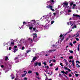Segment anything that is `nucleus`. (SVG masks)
Returning a JSON list of instances; mask_svg holds the SVG:
<instances>
[{"label":"nucleus","instance_id":"nucleus-1","mask_svg":"<svg viewBox=\"0 0 80 80\" xmlns=\"http://www.w3.org/2000/svg\"><path fill=\"white\" fill-rule=\"evenodd\" d=\"M46 8H50L51 10H52V11H53V12H54V11H55L54 9H52L53 6H51V4H49V6H47L46 7Z\"/></svg>","mask_w":80,"mask_h":80},{"label":"nucleus","instance_id":"nucleus-2","mask_svg":"<svg viewBox=\"0 0 80 80\" xmlns=\"http://www.w3.org/2000/svg\"><path fill=\"white\" fill-rule=\"evenodd\" d=\"M73 17H79V19H80V16L79 15H78L77 14H74L73 15Z\"/></svg>","mask_w":80,"mask_h":80},{"label":"nucleus","instance_id":"nucleus-3","mask_svg":"<svg viewBox=\"0 0 80 80\" xmlns=\"http://www.w3.org/2000/svg\"><path fill=\"white\" fill-rule=\"evenodd\" d=\"M33 35H34L33 36V40H34L35 38H37V36L36 33H33Z\"/></svg>","mask_w":80,"mask_h":80},{"label":"nucleus","instance_id":"nucleus-4","mask_svg":"<svg viewBox=\"0 0 80 80\" xmlns=\"http://www.w3.org/2000/svg\"><path fill=\"white\" fill-rule=\"evenodd\" d=\"M34 23L32 22L30 24L28 25L29 27H33V25H34Z\"/></svg>","mask_w":80,"mask_h":80},{"label":"nucleus","instance_id":"nucleus-5","mask_svg":"<svg viewBox=\"0 0 80 80\" xmlns=\"http://www.w3.org/2000/svg\"><path fill=\"white\" fill-rule=\"evenodd\" d=\"M33 60L32 61V62H35V61L37 59V57H34L33 58Z\"/></svg>","mask_w":80,"mask_h":80},{"label":"nucleus","instance_id":"nucleus-6","mask_svg":"<svg viewBox=\"0 0 80 80\" xmlns=\"http://www.w3.org/2000/svg\"><path fill=\"white\" fill-rule=\"evenodd\" d=\"M54 2V1L53 0H50L47 2V3H53Z\"/></svg>","mask_w":80,"mask_h":80},{"label":"nucleus","instance_id":"nucleus-7","mask_svg":"<svg viewBox=\"0 0 80 80\" xmlns=\"http://www.w3.org/2000/svg\"><path fill=\"white\" fill-rule=\"evenodd\" d=\"M63 6H64V5H65L66 6H68V3L67 2H65V3L63 2Z\"/></svg>","mask_w":80,"mask_h":80},{"label":"nucleus","instance_id":"nucleus-8","mask_svg":"<svg viewBox=\"0 0 80 80\" xmlns=\"http://www.w3.org/2000/svg\"><path fill=\"white\" fill-rule=\"evenodd\" d=\"M63 61L65 62L66 65H68V62H67V61L66 59H64Z\"/></svg>","mask_w":80,"mask_h":80},{"label":"nucleus","instance_id":"nucleus-9","mask_svg":"<svg viewBox=\"0 0 80 80\" xmlns=\"http://www.w3.org/2000/svg\"><path fill=\"white\" fill-rule=\"evenodd\" d=\"M28 40L29 42H30L31 43H32V42H33V40L32 39H31V38H29L28 39Z\"/></svg>","mask_w":80,"mask_h":80},{"label":"nucleus","instance_id":"nucleus-10","mask_svg":"<svg viewBox=\"0 0 80 80\" xmlns=\"http://www.w3.org/2000/svg\"><path fill=\"white\" fill-rule=\"evenodd\" d=\"M34 67H37V65H38V62H36L34 63Z\"/></svg>","mask_w":80,"mask_h":80},{"label":"nucleus","instance_id":"nucleus-11","mask_svg":"<svg viewBox=\"0 0 80 80\" xmlns=\"http://www.w3.org/2000/svg\"><path fill=\"white\" fill-rule=\"evenodd\" d=\"M72 66L73 67L75 66V62H74V60H73L72 62Z\"/></svg>","mask_w":80,"mask_h":80},{"label":"nucleus","instance_id":"nucleus-12","mask_svg":"<svg viewBox=\"0 0 80 80\" xmlns=\"http://www.w3.org/2000/svg\"><path fill=\"white\" fill-rule=\"evenodd\" d=\"M15 45V43H14V42H11V45Z\"/></svg>","mask_w":80,"mask_h":80},{"label":"nucleus","instance_id":"nucleus-13","mask_svg":"<svg viewBox=\"0 0 80 80\" xmlns=\"http://www.w3.org/2000/svg\"><path fill=\"white\" fill-rule=\"evenodd\" d=\"M27 72H26L25 74H22V77H25L26 75V74H27Z\"/></svg>","mask_w":80,"mask_h":80},{"label":"nucleus","instance_id":"nucleus-14","mask_svg":"<svg viewBox=\"0 0 80 80\" xmlns=\"http://www.w3.org/2000/svg\"><path fill=\"white\" fill-rule=\"evenodd\" d=\"M70 25H71V26H72L73 24H72V23H73V21H70Z\"/></svg>","mask_w":80,"mask_h":80},{"label":"nucleus","instance_id":"nucleus-15","mask_svg":"<svg viewBox=\"0 0 80 80\" xmlns=\"http://www.w3.org/2000/svg\"><path fill=\"white\" fill-rule=\"evenodd\" d=\"M73 57L72 56L69 57V59H70V60H71V59H73Z\"/></svg>","mask_w":80,"mask_h":80},{"label":"nucleus","instance_id":"nucleus-16","mask_svg":"<svg viewBox=\"0 0 80 80\" xmlns=\"http://www.w3.org/2000/svg\"><path fill=\"white\" fill-rule=\"evenodd\" d=\"M8 59V56H6L5 58V60L6 61H7V59Z\"/></svg>","mask_w":80,"mask_h":80},{"label":"nucleus","instance_id":"nucleus-17","mask_svg":"<svg viewBox=\"0 0 80 80\" xmlns=\"http://www.w3.org/2000/svg\"><path fill=\"white\" fill-rule=\"evenodd\" d=\"M56 49H54L53 50H49V52H54V51H55Z\"/></svg>","mask_w":80,"mask_h":80},{"label":"nucleus","instance_id":"nucleus-18","mask_svg":"<svg viewBox=\"0 0 80 80\" xmlns=\"http://www.w3.org/2000/svg\"><path fill=\"white\" fill-rule=\"evenodd\" d=\"M29 27V30H32V29H33V27L30 26Z\"/></svg>","mask_w":80,"mask_h":80},{"label":"nucleus","instance_id":"nucleus-19","mask_svg":"<svg viewBox=\"0 0 80 80\" xmlns=\"http://www.w3.org/2000/svg\"><path fill=\"white\" fill-rule=\"evenodd\" d=\"M78 68H79L80 67V65H78V63H77L76 64V67H77V68H78Z\"/></svg>","mask_w":80,"mask_h":80},{"label":"nucleus","instance_id":"nucleus-20","mask_svg":"<svg viewBox=\"0 0 80 80\" xmlns=\"http://www.w3.org/2000/svg\"><path fill=\"white\" fill-rule=\"evenodd\" d=\"M73 5V2H72L70 3V6H72Z\"/></svg>","mask_w":80,"mask_h":80},{"label":"nucleus","instance_id":"nucleus-21","mask_svg":"<svg viewBox=\"0 0 80 80\" xmlns=\"http://www.w3.org/2000/svg\"><path fill=\"white\" fill-rule=\"evenodd\" d=\"M69 51L70 53H73V51H71L70 50H69Z\"/></svg>","mask_w":80,"mask_h":80},{"label":"nucleus","instance_id":"nucleus-22","mask_svg":"<svg viewBox=\"0 0 80 80\" xmlns=\"http://www.w3.org/2000/svg\"><path fill=\"white\" fill-rule=\"evenodd\" d=\"M35 73L36 74L37 76H38L39 75V74L38 73V72H35Z\"/></svg>","mask_w":80,"mask_h":80},{"label":"nucleus","instance_id":"nucleus-23","mask_svg":"<svg viewBox=\"0 0 80 80\" xmlns=\"http://www.w3.org/2000/svg\"><path fill=\"white\" fill-rule=\"evenodd\" d=\"M49 16L50 17H52V13H51V12L49 13Z\"/></svg>","mask_w":80,"mask_h":80},{"label":"nucleus","instance_id":"nucleus-24","mask_svg":"<svg viewBox=\"0 0 80 80\" xmlns=\"http://www.w3.org/2000/svg\"><path fill=\"white\" fill-rule=\"evenodd\" d=\"M38 66H41V65H42V64H41V62H38Z\"/></svg>","mask_w":80,"mask_h":80},{"label":"nucleus","instance_id":"nucleus-25","mask_svg":"<svg viewBox=\"0 0 80 80\" xmlns=\"http://www.w3.org/2000/svg\"><path fill=\"white\" fill-rule=\"evenodd\" d=\"M32 73V71H29L28 72V73Z\"/></svg>","mask_w":80,"mask_h":80},{"label":"nucleus","instance_id":"nucleus-26","mask_svg":"<svg viewBox=\"0 0 80 80\" xmlns=\"http://www.w3.org/2000/svg\"><path fill=\"white\" fill-rule=\"evenodd\" d=\"M78 75H79V74H75V76H76V77H78Z\"/></svg>","mask_w":80,"mask_h":80},{"label":"nucleus","instance_id":"nucleus-27","mask_svg":"<svg viewBox=\"0 0 80 80\" xmlns=\"http://www.w3.org/2000/svg\"><path fill=\"white\" fill-rule=\"evenodd\" d=\"M31 52V50H29L27 51V53H28V52Z\"/></svg>","mask_w":80,"mask_h":80},{"label":"nucleus","instance_id":"nucleus-28","mask_svg":"<svg viewBox=\"0 0 80 80\" xmlns=\"http://www.w3.org/2000/svg\"><path fill=\"white\" fill-rule=\"evenodd\" d=\"M45 68H47V69H48L49 68V67L48 66H45Z\"/></svg>","mask_w":80,"mask_h":80},{"label":"nucleus","instance_id":"nucleus-29","mask_svg":"<svg viewBox=\"0 0 80 80\" xmlns=\"http://www.w3.org/2000/svg\"><path fill=\"white\" fill-rule=\"evenodd\" d=\"M33 29L34 30V31H35V30H36V28H35V27H34L33 28Z\"/></svg>","mask_w":80,"mask_h":80},{"label":"nucleus","instance_id":"nucleus-30","mask_svg":"<svg viewBox=\"0 0 80 80\" xmlns=\"http://www.w3.org/2000/svg\"><path fill=\"white\" fill-rule=\"evenodd\" d=\"M18 57H17L15 58L14 59L15 60H18Z\"/></svg>","mask_w":80,"mask_h":80},{"label":"nucleus","instance_id":"nucleus-31","mask_svg":"<svg viewBox=\"0 0 80 80\" xmlns=\"http://www.w3.org/2000/svg\"><path fill=\"white\" fill-rule=\"evenodd\" d=\"M54 22H55V21H52L51 22V25H52V24H53V23H54Z\"/></svg>","mask_w":80,"mask_h":80},{"label":"nucleus","instance_id":"nucleus-32","mask_svg":"<svg viewBox=\"0 0 80 80\" xmlns=\"http://www.w3.org/2000/svg\"><path fill=\"white\" fill-rule=\"evenodd\" d=\"M49 66H50V67H52V66H53V63H51L50 64Z\"/></svg>","mask_w":80,"mask_h":80},{"label":"nucleus","instance_id":"nucleus-33","mask_svg":"<svg viewBox=\"0 0 80 80\" xmlns=\"http://www.w3.org/2000/svg\"><path fill=\"white\" fill-rule=\"evenodd\" d=\"M65 37H63L62 39H61V41H63V40L64 39V38Z\"/></svg>","mask_w":80,"mask_h":80},{"label":"nucleus","instance_id":"nucleus-34","mask_svg":"<svg viewBox=\"0 0 80 80\" xmlns=\"http://www.w3.org/2000/svg\"><path fill=\"white\" fill-rule=\"evenodd\" d=\"M77 43V41H75L74 42H73V44H75V43Z\"/></svg>","mask_w":80,"mask_h":80},{"label":"nucleus","instance_id":"nucleus-35","mask_svg":"<svg viewBox=\"0 0 80 80\" xmlns=\"http://www.w3.org/2000/svg\"><path fill=\"white\" fill-rule=\"evenodd\" d=\"M24 48H25V47L23 46L22 47V50H24Z\"/></svg>","mask_w":80,"mask_h":80},{"label":"nucleus","instance_id":"nucleus-36","mask_svg":"<svg viewBox=\"0 0 80 80\" xmlns=\"http://www.w3.org/2000/svg\"><path fill=\"white\" fill-rule=\"evenodd\" d=\"M62 64L63 63H60V65H61V66H62V67H63V65Z\"/></svg>","mask_w":80,"mask_h":80},{"label":"nucleus","instance_id":"nucleus-37","mask_svg":"<svg viewBox=\"0 0 80 80\" xmlns=\"http://www.w3.org/2000/svg\"><path fill=\"white\" fill-rule=\"evenodd\" d=\"M43 64H44V65H45V66L47 65V63H46V62H44L43 63Z\"/></svg>","mask_w":80,"mask_h":80},{"label":"nucleus","instance_id":"nucleus-38","mask_svg":"<svg viewBox=\"0 0 80 80\" xmlns=\"http://www.w3.org/2000/svg\"><path fill=\"white\" fill-rule=\"evenodd\" d=\"M61 73H65V71H61Z\"/></svg>","mask_w":80,"mask_h":80},{"label":"nucleus","instance_id":"nucleus-39","mask_svg":"<svg viewBox=\"0 0 80 80\" xmlns=\"http://www.w3.org/2000/svg\"><path fill=\"white\" fill-rule=\"evenodd\" d=\"M64 77H66V78H67V79H68V77H67V76H66V75H64Z\"/></svg>","mask_w":80,"mask_h":80},{"label":"nucleus","instance_id":"nucleus-40","mask_svg":"<svg viewBox=\"0 0 80 80\" xmlns=\"http://www.w3.org/2000/svg\"><path fill=\"white\" fill-rule=\"evenodd\" d=\"M77 28V25H75L74 26V27H72V28Z\"/></svg>","mask_w":80,"mask_h":80},{"label":"nucleus","instance_id":"nucleus-41","mask_svg":"<svg viewBox=\"0 0 80 80\" xmlns=\"http://www.w3.org/2000/svg\"><path fill=\"white\" fill-rule=\"evenodd\" d=\"M78 50L79 52H80V50H79V45H78Z\"/></svg>","mask_w":80,"mask_h":80},{"label":"nucleus","instance_id":"nucleus-42","mask_svg":"<svg viewBox=\"0 0 80 80\" xmlns=\"http://www.w3.org/2000/svg\"><path fill=\"white\" fill-rule=\"evenodd\" d=\"M63 37V35L62 34H61L59 36V37L61 38Z\"/></svg>","mask_w":80,"mask_h":80},{"label":"nucleus","instance_id":"nucleus-43","mask_svg":"<svg viewBox=\"0 0 80 80\" xmlns=\"http://www.w3.org/2000/svg\"><path fill=\"white\" fill-rule=\"evenodd\" d=\"M64 70H68V68L66 67H64Z\"/></svg>","mask_w":80,"mask_h":80},{"label":"nucleus","instance_id":"nucleus-44","mask_svg":"<svg viewBox=\"0 0 80 80\" xmlns=\"http://www.w3.org/2000/svg\"><path fill=\"white\" fill-rule=\"evenodd\" d=\"M79 35H80V34H78L76 37H75L76 38H77V37H78V36H79Z\"/></svg>","mask_w":80,"mask_h":80},{"label":"nucleus","instance_id":"nucleus-45","mask_svg":"<svg viewBox=\"0 0 80 80\" xmlns=\"http://www.w3.org/2000/svg\"><path fill=\"white\" fill-rule=\"evenodd\" d=\"M16 50H17V49H15L13 51L14 53H15L16 52Z\"/></svg>","mask_w":80,"mask_h":80},{"label":"nucleus","instance_id":"nucleus-46","mask_svg":"<svg viewBox=\"0 0 80 80\" xmlns=\"http://www.w3.org/2000/svg\"><path fill=\"white\" fill-rule=\"evenodd\" d=\"M76 63H80V62L79 61H77Z\"/></svg>","mask_w":80,"mask_h":80},{"label":"nucleus","instance_id":"nucleus-47","mask_svg":"<svg viewBox=\"0 0 80 80\" xmlns=\"http://www.w3.org/2000/svg\"><path fill=\"white\" fill-rule=\"evenodd\" d=\"M69 76L70 77H72V74H69Z\"/></svg>","mask_w":80,"mask_h":80},{"label":"nucleus","instance_id":"nucleus-48","mask_svg":"<svg viewBox=\"0 0 80 80\" xmlns=\"http://www.w3.org/2000/svg\"><path fill=\"white\" fill-rule=\"evenodd\" d=\"M23 25H24V24H27V23L25 22H23Z\"/></svg>","mask_w":80,"mask_h":80},{"label":"nucleus","instance_id":"nucleus-49","mask_svg":"<svg viewBox=\"0 0 80 80\" xmlns=\"http://www.w3.org/2000/svg\"><path fill=\"white\" fill-rule=\"evenodd\" d=\"M52 72L51 74H50V73H48V74H50L51 75H52Z\"/></svg>","mask_w":80,"mask_h":80},{"label":"nucleus","instance_id":"nucleus-50","mask_svg":"<svg viewBox=\"0 0 80 80\" xmlns=\"http://www.w3.org/2000/svg\"><path fill=\"white\" fill-rule=\"evenodd\" d=\"M58 68L57 67V68L55 69V70H56V71H57V70H58Z\"/></svg>","mask_w":80,"mask_h":80},{"label":"nucleus","instance_id":"nucleus-51","mask_svg":"<svg viewBox=\"0 0 80 80\" xmlns=\"http://www.w3.org/2000/svg\"><path fill=\"white\" fill-rule=\"evenodd\" d=\"M70 45H71V46H73V44H72V43H71V42L70 43Z\"/></svg>","mask_w":80,"mask_h":80},{"label":"nucleus","instance_id":"nucleus-52","mask_svg":"<svg viewBox=\"0 0 80 80\" xmlns=\"http://www.w3.org/2000/svg\"><path fill=\"white\" fill-rule=\"evenodd\" d=\"M14 47L15 48H17V46H14Z\"/></svg>","mask_w":80,"mask_h":80},{"label":"nucleus","instance_id":"nucleus-53","mask_svg":"<svg viewBox=\"0 0 80 80\" xmlns=\"http://www.w3.org/2000/svg\"><path fill=\"white\" fill-rule=\"evenodd\" d=\"M76 40L77 41H78L79 40V39L78 38H76Z\"/></svg>","mask_w":80,"mask_h":80},{"label":"nucleus","instance_id":"nucleus-54","mask_svg":"<svg viewBox=\"0 0 80 80\" xmlns=\"http://www.w3.org/2000/svg\"><path fill=\"white\" fill-rule=\"evenodd\" d=\"M68 71L70 72H71V70H70V69H69L68 68Z\"/></svg>","mask_w":80,"mask_h":80},{"label":"nucleus","instance_id":"nucleus-55","mask_svg":"<svg viewBox=\"0 0 80 80\" xmlns=\"http://www.w3.org/2000/svg\"><path fill=\"white\" fill-rule=\"evenodd\" d=\"M24 80H27V78H24Z\"/></svg>","mask_w":80,"mask_h":80},{"label":"nucleus","instance_id":"nucleus-56","mask_svg":"<svg viewBox=\"0 0 80 80\" xmlns=\"http://www.w3.org/2000/svg\"><path fill=\"white\" fill-rule=\"evenodd\" d=\"M9 50H12V49H11V47H10L9 48Z\"/></svg>","mask_w":80,"mask_h":80},{"label":"nucleus","instance_id":"nucleus-57","mask_svg":"<svg viewBox=\"0 0 80 80\" xmlns=\"http://www.w3.org/2000/svg\"><path fill=\"white\" fill-rule=\"evenodd\" d=\"M61 76V74L59 73V75L58 76L59 77H60V76Z\"/></svg>","mask_w":80,"mask_h":80},{"label":"nucleus","instance_id":"nucleus-58","mask_svg":"<svg viewBox=\"0 0 80 80\" xmlns=\"http://www.w3.org/2000/svg\"><path fill=\"white\" fill-rule=\"evenodd\" d=\"M38 32V31L37 30H36L35 31L36 33H37Z\"/></svg>","mask_w":80,"mask_h":80},{"label":"nucleus","instance_id":"nucleus-59","mask_svg":"<svg viewBox=\"0 0 80 80\" xmlns=\"http://www.w3.org/2000/svg\"><path fill=\"white\" fill-rule=\"evenodd\" d=\"M53 14L54 15V16H55V15H56V13L54 12L53 13Z\"/></svg>","mask_w":80,"mask_h":80},{"label":"nucleus","instance_id":"nucleus-60","mask_svg":"<svg viewBox=\"0 0 80 80\" xmlns=\"http://www.w3.org/2000/svg\"><path fill=\"white\" fill-rule=\"evenodd\" d=\"M1 67L2 68H3V67H4V66H3V65H2Z\"/></svg>","mask_w":80,"mask_h":80},{"label":"nucleus","instance_id":"nucleus-61","mask_svg":"<svg viewBox=\"0 0 80 80\" xmlns=\"http://www.w3.org/2000/svg\"><path fill=\"white\" fill-rule=\"evenodd\" d=\"M18 58H20V57H21L20 56V55H18Z\"/></svg>","mask_w":80,"mask_h":80},{"label":"nucleus","instance_id":"nucleus-62","mask_svg":"<svg viewBox=\"0 0 80 80\" xmlns=\"http://www.w3.org/2000/svg\"><path fill=\"white\" fill-rule=\"evenodd\" d=\"M53 62H56V60L55 59H54L53 60Z\"/></svg>","mask_w":80,"mask_h":80},{"label":"nucleus","instance_id":"nucleus-63","mask_svg":"<svg viewBox=\"0 0 80 80\" xmlns=\"http://www.w3.org/2000/svg\"><path fill=\"white\" fill-rule=\"evenodd\" d=\"M75 6H76V4H74L73 5V7H75Z\"/></svg>","mask_w":80,"mask_h":80},{"label":"nucleus","instance_id":"nucleus-64","mask_svg":"<svg viewBox=\"0 0 80 80\" xmlns=\"http://www.w3.org/2000/svg\"><path fill=\"white\" fill-rule=\"evenodd\" d=\"M15 80H20V79H17V78H16L15 79Z\"/></svg>","mask_w":80,"mask_h":80}]
</instances>
